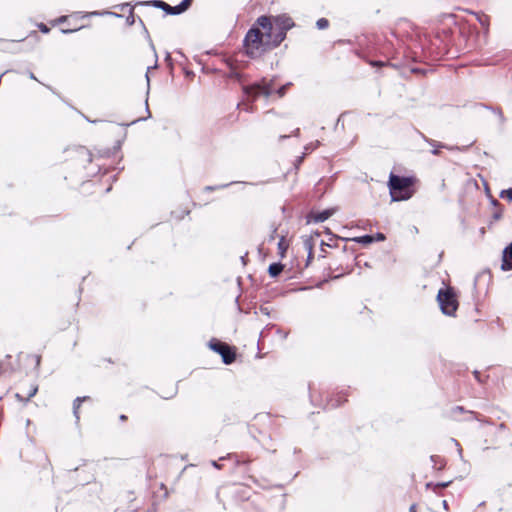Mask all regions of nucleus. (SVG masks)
Masks as SVG:
<instances>
[{
    "instance_id": "obj_1",
    "label": "nucleus",
    "mask_w": 512,
    "mask_h": 512,
    "mask_svg": "<svg viewBox=\"0 0 512 512\" xmlns=\"http://www.w3.org/2000/svg\"><path fill=\"white\" fill-rule=\"evenodd\" d=\"M65 169L71 171V176L85 181L96 176L101 171V165L94 162L91 152L83 146L67 148L64 151Z\"/></svg>"
},
{
    "instance_id": "obj_2",
    "label": "nucleus",
    "mask_w": 512,
    "mask_h": 512,
    "mask_svg": "<svg viewBox=\"0 0 512 512\" xmlns=\"http://www.w3.org/2000/svg\"><path fill=\"white\" fill-rule=\"evenodd\" d=\"M268 35L267 38L255 24L248 30L244 38V47L250 57L260 56L267 49L276 47L274 40Z\"/></svg>"
},
{
    "instance_id": "obj_3",
    "label": "nucleus",
    "mask_w": 512,
    "mask_h": 512,
    "mask_svg": "<svg viewBox=\"0 0 512 512\" xmlns=\"http://www.w3.org/2000/svg\"><path fill=\"white\" fill-rule=\"evenodd\" d=\"M289 85L290 83L285 84L276 90L274 88V81L272 79L263 78L259 82L244 86L243 92L247 99L251 100L252 102L260 96L268 98L274 93H276L278 97L281 98L285 95L286 89Z\"/></svg>"
},
{
    "instance_id": "obj_4",
    "label": "nucleus",
    "mask_w": 512,
    "mask_h": 512,
    "mask_svg": "<svg viewBox=\"0 0 512 512\" xmlns=\"http://www.w3.org/2000/svg\"><path fill=\"white\" fill-rule=\"evenodd\" d=\"M413 179L411 177H401L393 173L389 176V191L392 201H404L412 197L414 190L412 188Z\"/></svg>"
},
{
    "instance_id": "obj_5",
    "label": "nucleus",
    "mask_w": 512,
    "mask_h": 512,
    "mask_svg": "<svg viewBox=\"0 0 512 512\" xmlns=\"http://www.w3.org/2000/svg\"><path fill=\"white\" fill-rule=\"evenodd\" d=\"M437 301L443 314L448 316L454 315L458 302L451 288L440 289L437 294Z\"/></svg>"
},
{
    "instance_id": "obj_6",
    "label": "nucleus",
    "mask_w": 512,
    "mask_h": 512,
    "mask_svg": "<svg viewBox=\"0 0 512 512\" xmlns=\"http://www.w3.org/2000/svg\"><path fill=\"white\" fill-rule=\"evenodd\" d=\"M277 34L274 38V45H279L286 37V32L294 26L293 20L286 15H279L273 18Z\"/></svg>"
},
{
    "instance_id": "obj_7",
    "label": "nucleus",
    "mask_w": 512,
    "mask_h": 512,
    "mask_svg": "<svg viewBox=\"0 0 512 512\" xmlns=\"http://www.w3.org/2000/svg\"><path fill=\"white\" fill-rule=\"evenodd\" d=\"M208 346L211 350L221 355L224 364H231L234 362L236 357L235 352L232 351L230 346L226 343L212 339L209 341Z\"/></svg>"
},
{
    "instance_id": "obj_8",
    "label": "nucleus",
    "mask_w": 512,
    "mask_h": 512,
    "mask_svg": "<svg viewBox=\"0 0 512 512\" xmlns=\"http://www.w3.org/2000/svg\"><path fill=\"white\" fill-rule=\"evenodd\" d=\"M255 25L259 27L262 31V34L267 38L269 35L272 39L276 37L277 31L274 26V23L272 19L268 16H260L257 20Z\"/></svg>"
},
{
    "instance_id": "obj_9",
    "label": "nucleus",
    "mask_w": 512,
    "mask_h": 512,
    "mask_svg": "<svg viewBox=\"0 0 512 512\" xmlns=\"http://www.w3.org/2000/svg\"><path fill=\"white\" fill-rule=\"evenodd\" d=\"M335 212V209H326L317 213H310L307 216V224L311 222L322 223L329 219V217Z\"/></svg>"
},
{
    "instance_id": "obj_10",
    "label": "nucleus",
    "mask_w": 512,
    "mask_h": 512,
    "mask_svg": "<svg viewBox=\"0 0 512 512\" xmlns=\"http://www.w3.org/2000/svg\"><path fill=\"white\" fill-rule=\"evenodd\" d=\"M501 269L503 271L512 270V243L503 250Z\"/></svg>"
},
{
    "instance_id": "obj_11",
    "label": "nucleus",
    "mask_w": 512,
    "mask_h": 512,
    "mask_svg": "<svg viewBox=\"0 0 512 512\" xmlns=\"http://www.w3.org/2000/svg\"><path fill=\"white\" fill-rule=\"evenodd\" d=\"M384 239V235L382 233H376L374 235L366 234L363 236H358L352 238V240L356 243L362 244V245H369L374 241H381Z\"/></svg>"
},
{
    "instance_id": "obj_12",
    "label": "nucleus",
    "mask_w": 512,
    "mask_h": 512,
    "mask_svg": "<svg viewBox=\"0 0 512 512\" xmlns=\"http://www.w3.org/2000/svg\"><path fill=\"white\" fill-rule=\"evenodd\" d=\"M318 236L319 235L316 236V239H314L313 237H306L303 239L304 249L308 252V262L312 258L313 247L318 239Z\"/></svg>"
},
{
    "instance_id": "obj_13",
    "label": "nucleus",
    "mask_w": 512,
    "mask_h": 512,
    "mask_svg": "<svg viewBox=\"0 0 512 512\" xmlns=\"http://www.w3.org/2000/svg\"><path fill=\"white\" fill-rule=\"evenodd\" d=\"M277 247H278V255L280 256V258H284L285 253L289 247V242L286 240V238L284 236L280 237V239L277 243Z\"/></svg>"
},
{
    "instance_id": "obj_14",
    "label": "nucleus",
    "mask_w": 512,
    "mask_h": 512,
    "mask_svg": "<svg viewBox=\"0 0 512 512\" xmlns=\"http://www.w3.org/2000/svg\"><path fill=\"white\" fill-rule=\"evenodd\" d=\"M162 10L170 15H179L185 11V10H180V4H178L176 6H170L166 2H165V5L162 7Z\"/></svg>"
},
{
    "instance_id": "obj_15",
    "label": "nucleus",
    "mask_w": 512,
    "mask_h": 512,
    "mask_svg": "<svg viewBox=\"0 0 512 512\" xmlns=\"http://www.w3.org/2000/svg\"><path fill=\"white\" fill-rule=\"evenodd\" d=\"M15 397L18 399L19 402H21L22 404H27L29 402V400L31 399L32 397V388H29L26 392H24L23 394L20 393V392H17L15 394Z\"/></svg>"
},
{
    "instance_id": "obj_16",
    "label": "nucleus",
    "mask_w": 512,
    "mask_h": 512,
    "mask_svg": "<svg viewBox=\"0 0 512 512\" xmlns=\"http://www.w3.org/2000/svg\"><path fill=\"white\" fill-rule=\"evenodd\" d=\"M283 270V265L281 263H272L268 268L269 275L271 277L278 276Z\"/></svg>"
},
{
    "instance_id": "obj_17",
    "label": "nucleus",
    "mask_w": 512,
    "mask_h": 512,
    "mask_svg": "<svg viewBox=\"0 0 512 512\" xmlns=\"http://www.w3.org/2000/svg\"><path fill=\"white\" fill-rule=\"evenodd\" d=\"M87 397H77L74 402H73V414L74 416L76 417V419L78 420L79 419V408H80V405L81 403L86 400Z\"/></svg>"
},
{
    "instance_id": "obj_18",
    "label": "nucleus",
    "mask_w": 512,
    "mask_h": 512,
    "mask_svg": "<svg viewBox=\"0 0 512 512\" xmlns=\"http://www.w3.org/2000/svg\"><path fill=\"white\" fill-rule=\"evenodd\" d=\"M425 140H426V142H428L433 147V150L431 152L434 155H438L439 154V149L445 147V145H443L442 143H437L434 140L427 139V138Z\"/></svg>"
},
{
    "instance_id": "obj_19",
    "label": "nucleus",
    "mask_w": 512,
    "mask_h": 512,
    "mask_svg": "<svg viewBox=\"0 0 512 512\" xmlns=\"http://www.w3.org/2000/svg\"><path fill=\"white\" fill-rule=\"evenodd\" d=\"M140 4L153 6V7L162 9V7L165 5V2L162 0H151V1H146V2H140Z\"/></svg>"
},
{
    "instance_id": "obj_20",
    "label": "nucleus",
    "mask_w": 512,
    "mask_h": 512,
    "mask_svg": "<svg viewBox=\"0 0 512 512\" xmlns=\"http://www.w3.org/2000/svg\"><path fill=\"white\" fill-rule=\"evenodd\" d=\"M319 145H320V141H318V140L307 144L304 147V155H307L308 153L314 151L315 149H317L319 147Z\"/></svg>"
},
{
    "instance_id": "obj_21",
    "label": "nucleus",
    "mask_w": 512,
    "mask_h": 512,
    "mask_svg": "<svg viewBox=\"0 0 512 512\" xmlns=\"http://www.w3.org/2000/svg\"><path fill=\"white\" fill-rule=\"evenodd\" d=\"M316 26L320 30L326 29L329 26V21L326 18H320L317 20Z\"/></svg>"
},
{
    "instance_id": "obj_22",
    "label": "nucleus",
    "mask_w": 512,
    "mask_h": 512,
    "mask_svg": "<svg viewBox=\"0 0 512 512\" xmlns=\"http://www.w3.org/2000/svg\"><path fill=\"white\" fill-rule=\"evenodd\" d=\"M231 184H233V182L228 183V184L215 185V186H206L204 188V190L205 191H215V190H218V189H224V188L228 187Z\"/></svg>"
},
{
    "instance_id": "obj_23",
    "label": "nucleus",
    "mask_w": 512,
    "mask_h": 512,
    "mask_svg": "<svg viewBox=\"0 0 512 512\" xmlns=\"http://www.w3.org/2000/svg\"><path fill=\"white\" fill-rule=\"evenodd\" d=\"M502 198H507L509 201H512V188L507 190H503L500 195Z\"/></svg>"
},
{
    "instance_id": "obj_24",
    "label": "nucleus",
    "mask_w": 512,
    "mask_h": 512,
    "mask_svg": "<svg viewBox=\"0 0 512 512\" xmlns=\"http://www.w3.org/2000/svg\"><path fill=\"white\" fill-rule=\"evenodd\" d=\"M191 0H182L180 3V10H187L190 6Z\"/></svg>"
},
{
    "instance_id": "obj_25",
    "label": "nucleus",
    "mask_w": 512,
    "mask_h": 512,
    "mask_svg": "<svg viewBox=\"0 0 512 512\" xmlns=\"http://www.w3.org/2000/svg\"><path fill=\"white\" fill-rule=\"evenodd\" d=\"M478 20L482 26H488L487 17L485 15L479 17Z\"/></svg>"
},
{
    "instance_id": "obj_26",
    "label": "nucleus",
    "mask_w": 512,
    "mask_h": 512,
    "mask_svg": "<svg viewBox=\"0 0 512 512\" xmlns=\"http://www.w3.org/2000/svg\"><path fill=\"white\" fill-rule=\"evenodd\" d=\"M305 156H306V155H304V153H303L301 156H299V157L296 159V162H295V166H296V168H298V167H299V165L301 164V162L303 161V159H304V157H305Z\"/></svg>"
},
{
    "instance_id": "obj_27",
    "label": "nucleus",
    "mask_w": 512,
    "mask_h": 512,
    "mask_svg": "<svg viewBox=\"0 0 512 512\" xmlns=\"http://www.w3.org/2000/svg\"><path fill=\"white\" fill-rule=\"evenodd\" d=\"M37 26H38V27H39V29H40L42 32H44V33H47V32L49 31L48 27H47L45 24H43V23H40V24H38Z\"/></svg>"
},
{
    "instance_id": "obj_28",
    "label": "nucleus",
    "mask_w": 512,
    "mask_h": 512,
    "mask_svg": "<svg viewBox=\"0 0 512 512\" xmlns=\"http://www.w3.org/2000/svg\"><path fill=\"white\" fill-rule=\"evenodd\" d=\"M409 512H417V506L415 504H412L409 508Z\"/></svg>"
},
{
    "instance_id": "obj_29",
    "label": "nucleus",
    "mask_w": 512,
    "mask_h": 512,
    "mask_svg": "<svg viewBox=\"0 0 512 512\" xmlns=\"http://www.w3.org/2000/svg\"><path fill=\"white\" fill-rule=\"evenodd\" d=\"M449 483H450V482L438 483V484H437V486H438V487H442V488H444V487H447V486L449 485Z\"/></svg>"
},
{
    "instance_id": "obj_30",
    "label": "nucleus",
    "mask_w": 512,
    "mask_h": 512,
    "mask_svg": "<svg viewBox=\"0 0 512 512\" xmlns=\"http://www.w3.org/2000/svg\"><path fill=\"white\" fill-rule=\"evenodd\" d=\"M339 404H340L339 402H335V403H334V402H330V403L328 404V406H330V407H336V406H338Z\"/></svg>"
},
{
    "instance_id": "obj_31",
    "label": "nucleus",
    "mask_w": 512,
    "mask_h": 512,
    "mask_svg": "<svg viewBox=\"0 0 512 512\" xmlns=\"http://www.w3.org/2000/svg\"><path fill=\"white\" fill-rule=\"evenodd\" d=\"M212 466L219 469L220 468V465L216 462V461H212L211 462Z\"/></svg>"
},
{
    "instance_id": "obj_32",
    "label": "nucleus",
    "mask_w": 512,
    "mask_h": 512,
    "mask_svg": "<svg viewBox=\"0 0 512 512\" xmlns=\"http://www.w3.org/2000/svg\"><path fill=\"white\" fill-rule=\"evenodd\" d=\"M299 133H300V129H299V128H296V129L294 130L293 135H294V136H298V135H299Z\"/></svg>"
},
{
    "instance_id": "obj_33",
    "label": "nucleus",
    "mask_w": 512,
    "mask_h": 512,
    "mask_svg": "<svg viewBox=\"0 0 512 512\" xmlns=\"http://www.w3.org/2000/svg\"><path fill=\"white\" fill-rule=\"evenodd\" d=\"M146 111H147V113H148V117H151V113H150V111H149V109H148V103H147V102H146Z\"/></svg>"
},
{
    "instance_id": "obj_34",
    "label": "nucleus",
    "mask_w": 512,
    "mask_h": 512,
    "mask_svg": "<svg viewBox=\"0 0 512 512\" xmlns=\"http://www.w3.org/2000/svg\"><path fill=\"white\" fill-rule=\"evenodd\" d=\"M484 234H485V229L482 227V228L480 229V235H481V236H483Z\"/></svg>"
},
{
    "instance_id": "obj_35",
    "label": "nucleus",
    "mask_w": 512,
    "mask_h": 512,
    "mask_svg": "<svg viewBox=\"0 0 512 512\" xmlns=\"http://www.w3.org/2000/svg\"><path fill=\"white\" fill-rule=\"evenodd\" d=\"M499 218H500L499 214H498V213H495V214H494V219H495V220H499Z\"/></svg>"
},
{
    "instance_id": "obj_36",
    "label": "nucleus",
    "mask_w": 512,
    "mask_h": 512,
    "mask_svg": "<svg viewBox=\"0 0 512 512\" xmlns=\"http://www.w3.org/2000/svg\"><path fill=\"white\" fill-rule=\"evenodd\" d=\"M474 375H475L476 379H477V380H479V372H478V371H475V372H474Z\"/></svg>"
},
{
    "instance_id": "obj_37",
    "label": "nucleus",
    "mask_w": 512,
    "mask_h": 512,
    "mask_svg": "<svg viewBox=\"0 0 512 512\" xmlns=\"http://www.w3.org/2000/svg\"><path fill=\"white\" fill-rule=\"evenodd\" d=\"M2 372H3V364H2V362H0V375L2 374Z\"/></svg>"
},
{
    "instance_id": "obj_38",
    "label": "nucleus",
    "mask_w": 512,
    "mask_h": 512,
    "mask_svg": "<svg viewBox=\"0 0 512 512\" xmlns=\"http://www.w3.org/2000/svg\"><path fill=\"white\" fill-rule=\"evenodd\" d=\"M146 79H147V84L149 85L150 78H149V76H148V73H146Z\"/></svg>"
},
{
    "instance_id": "obj_39",
    "label": "nucleus",
    "mask_w": 512,
    "mask_h": 512,
    "mask_svg": "<svg viewBox=\"0 0 512 512\" xmlns=\"http://www.w3.org/2000/svg\"><path fill=\"white\" fill-rule=\"evenodd\" d=\"M443 507H447V501L446 500H443Z\"/></svg>"
},
{
    "instance_id": "obj_40",
    "label": "nucleus",
    "mask_w": 512,
    "mask_h": 512,
    "mask_svg": "<svg viewBox=\"0 0 512 512\" xmlns=\"http://www.w3.org/2000/svg\"><path fill=\"white\" fill-rule=\"evenodd\" d=\"M120 419L123 421V420H125V419H126V416H125V415H121V416H120Z\"/></svg>"
},
{
    "instance_id": "obj_41",
    "label": "nucleus",
    "mask_w": 512,
    "mask_h": 512,
    "mask_svg": "<svg viewBox=\"0 0 512 512\" xmlns=\"http://www.w3.org/2000/svg\"><path fill=\"white\" fill-rule=\"evenodd\" d=\"M63 33H69L72 32V30H62Z\"/></svg>"
},
{
    "instance_id": "obj_42",
    "label": "nucleus",
    "mask_w": 512,
    "mask_h": 512,
    "mask_svg": "<svg viewBox=\"0 0 512 512\" xmlns=\"http://www.w3.org/2000/svg\"><path fill=\"white\" fill-rule=\"evenodd\" d=\"M37 391H38V389L36 387H34V390H33L34 395H36Z\"/></svg>"
},
{
    "instance_id": "obj_43",
    "label": "nucleus",
    "mask_w": 512,
    "mask_h": 512,
    "mask_svg": "<svg viewBox=\"0 0 512 512\" xmlns=\"http://www.w3.org/2000/svg\"><path fill=\"white\" fill-rule=\"evenodd\" d=\"M157 64H154L153 68H156ZM152 69V67H148V70Z\"/></svg>"
},
{
    "instance_id": "obj_44",
    "label": "nucleus",
    "mask_w": 512,
    "mask_h": 512,
    "mask_svg": "<svg viewBox=\"0 0 512 512\" xmlns=\"http://www.w3.org/2000/svg\"><path fill=\"white\" fill-rule=\"evenodd\" d=\"M29 424H30V420H29V419H27V421H26V425L28 426Z\"/></svg>"
}]
</instances>
